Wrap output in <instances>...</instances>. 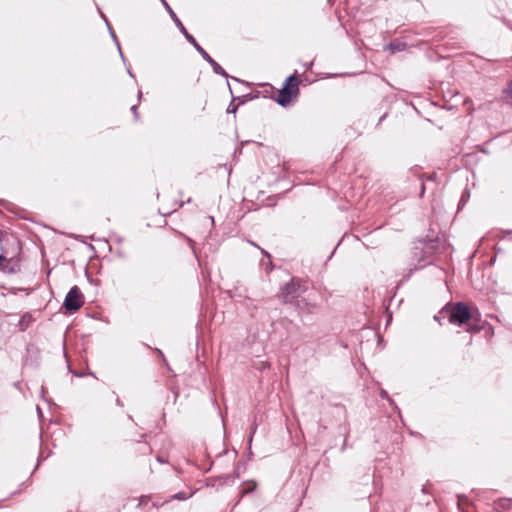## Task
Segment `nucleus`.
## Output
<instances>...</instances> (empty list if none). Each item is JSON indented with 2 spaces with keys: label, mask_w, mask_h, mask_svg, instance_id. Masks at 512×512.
<instances>
[{
  "label": "nucleus",
  "mask_w": 512,
  "mask_h": 512,
  "mask_svg": "<svg viewBox=\"0 0 512 512\" xmlns=\"http://www.w3.org/2000/svg\"><path fill=\"white\" fill-rule=\"evenodd\" d=\"M441 315L447 316L449 322L458 326L467 324V331L478 332L481 326L478 325L480 313L475 308H470L464 302H457L452 305H446L441 311Z\"/></svg>",
  "instance_id": "f257e3e1"
},
{
  "label": "nucleus",
  "mask_w": 512,
  "mask_h": 512,
  "mask_svg": "<svg viewBox=\"0 0 512 512\" xmlns=\"http://www.w3.org/2000/svg\"><path fill=\"white\" fill-rule=\"evenodd\" d=\"M162 4L164 5L165 9L167 10L169 16L175 23V25L178 27L179 31L184 35L186 40L193 45V47L196 49V51L202 56V58L207 61L215 74L221 75L225 78H228L229 75L227 72L199 45V43L196 41V39L187 31L188 26H184L181 20L178 18L176 13L172 10V8L169 6V4L166 2V0H161Z\"/></svg>",
  "instance_id": "f03ea898"
},
{
  "label": "nucleus",
  "mask_w": 512,
  "mask_h": 512,
  "mask_svg": "<svg viewBox=\"0 0 512 512\" xmlns=\"http://www.w3.org/2000/svg\"><path fill=\"white\" fill-rule=\"evenodd\" d=\"M306 289L307 288L301 279L293 277L289 282L281 287L278 297L285 304L292 303L302 293H304Z\"/></svg>",
  "instance_id": "7ed1b4c3"
},
{
  "label": "nucleus",
  "mask_w": 512,
  "mask_h": 512,
  "mask_svg": "<svg viewBox=\"0 0 512 512\" xmlns=\"http://www.w3.org/2000/svg\"><path fill=\"white\" fill-rule=\"evenodd\" d=\"M83 303V294L79 287L75 285L66 294L63 306L68 312L73 313L79 310Z\"/></svg>",
  "instance_id": "20e7f679"
},
{
  "label": "nucleus",
  "mask_w": 512,
  "mask_h": 512,
  "mask_svg": "<svg viewBox=\"0 0 512 512\" xmlns=\"http://www.w3.org/2000/svg\"><path fill=\"white\" fill-rule=\"evenodd\" d=\"M298 84L299 81L295 74H293L286 78L284 87L282 89L288 91L293 97H295L299 94Z\"/></svg>",
  "instance_id": "39448f33"
},
{
  "label": "nucleus",
  "mask_w": 512,
  "mask_h": 512,
  "mask_svg": "<svg viewBox=\"0 0 512 512\" xmlns=\"http://www.w3.org/2000/svg\"><path fill=\"white\" fill-rule=\"evenodd\" d=\"M296 308L300 314H313L316 305L309 303L306 299H300L296 301Z\"/></svg>",
  "instance_id": "423d86ee"
},
{
  "label": "nucleus",
  "mask_w": 512,
  "mask_h": 512,
  "mask_svg": "<svg viewBox=\"0 0 512 512\" xmlns=\"http://www.w3.org/2000/svg\"><path fill=\"white\" fill-rule=\"evenodd\" d=\"M238 477H239V474L237 472L233 475L227 474V475L219 476L216 479L212 480L211 485L216 486V485H224V484L232 483Z\"/></svg>",
  "instance_id": "0eeeda50"
},
{
  "label": "nucleus",
  "mask_w": 512,
  "mask_h": 512,
  "mask_svg": "<svg viewBox=\"0 0 512 512\" xmlns=\"http://www.w3.org/2000/svg\"><path fill=\"white\" fill-rule=\"evenodd\" d=\"M292 97L293 96L288 91L281 89L276 98V102L279 105L285 107L286 105H288L291 102Z\"/></svg>",
  "instance_id": "6e6552de"
},
{
  "label": "nucleus",
  "mask_w": 512,
  "mask_h": 512,
  "mask_svg": "<svg viewBox=\"0 0 512 512\" xmlns=\"http://www.w3.org/2000/svg\"><path fill=\"white\" fill-rule=\"evenodd\" d=\"M32 321H33V318L31 316V314H29V313L24 314L18 322V327H19L20 331H25L30 326Z\"/></svg>",
  "instance_id": "1a4fd4ad"
},
{
  "label": "nucleus",
  "mask_w": 512,
  "mask_h": 512,
  "mask_svg": "<svg viewBox=\"0 0 512 512\" xmlns=\"http://www.w3.org/2000/svg\"><path fill=\"white\" fill-rule=\"evenodd\" d=\"M511 503H512V499H508V498H501L495 502L497 508L503 509V510H509L511 507Z\"/></svg>",
  "instance_id": "9d476101"
},
{
  "label": "nucleus",
  "mask_w": 512,
  "mask_h": 512,
  "mask_svg": "<svg viewBox=\"0 0 512 512\" xmlns=\"http://www.w3.org/2000/svg\"><path fill=\"white\" fill-rule=\"evenodd\" d=\"M389 48L394 51H403L406 48V43L403 42H391Z\"/></svg>",
  "instance_id": "9b49d317"
},
{
  "label": "nucleus",
  "mask_w": 512,
  "mask_h": 512,
  "mask_svg": "<svg viewBox=\"0 0 512 512\" xmlns=\"http://www.w3.org/2000/svg\"><path fill=\"white\" fill-rule=\"evenodd\" d=\"M102 17L105 19L106 24H107V26H108V28H109V30H110L111 36L113 37L114 41H115V42H116V44H117V47H118V50H119V53H120L121 58L123 59V61H125L124 55H123V53H122V51H121V48H120V44H119V42H118V40H117V38H116V36H115L114 32L112 31V29H111V27H110V25H109V23H108L107 19L105 18V16H104V15H102Z\"/></svg>",
  "instance_id": "f8f14e48"
},
{
  "label": "nucleus",
  "mask_w": 512,
  "mask_h": 512,
  "mask_svg": "<svg viewBox=\"0 0 512 512\" xmlns=\"http://www.w3.org/2000/svg\"><path fill=\"white\" fill-rule=\"evenodd\" d=\"M503 94L507 102L512 100V81H510L508 87L504 89Z\"/></svg>",
  "instance_id": "ddd939ff"
},
{
  "label": "nucleus",
  "mask_w": 512,
  "mask_h": 512,
  "mask_svg": "<svg viewBox=\"0 0 512 512\" xmlns=\"http://www.w3.org/2000/svg\"><path fill=\"white\" fill-rule=\"evenodd\" d=\"M192 494H189L187 495L186 493L184 492H179V493H176L173 495V499H177V500H186L188 499Z\"/></svg>",
  "instance_id": "4468645a"
},
{
  "label": "nucleus",
  "mask_w": 512,
  "mask_h": 512,
  "mask_svg": "<svg viewBox=\"0 0 512 512\" xmlns=\"http://www.w3.org/2000/svg\"><path fill=\"white\" fill-rule=\"evenodd\" d=\"M255 488H256V483H255V482L250 483V484L248 485V487H246V488H244V489H243L242 493H243V494L251 493L252 491H254V490H255Z\"/></svg>",
  "instance_id": "2eb2a0df"
},
{
  "label": "nucleus",
  "mask_w": 512,
  "mask_h": 512,
  "mask_svg": "<svg viewBox=\"0 0 512 512\" xmlns=\"http://www.w3.org/2000/svg\"><path fill=\"white\" fill-rule=\"evenodd\" d=\"M238 109L237 105H234L233 102H231L227 108V113H233L235 114Z\"/></svg>",
  "instance_id": "dca6fc26"
},
{
  "label": "nucleus",
  "mask_w": 512,
  "mask_h": 512,
  "mask_svg": "<svg viewBox=\"0 0 512 512\" xmlns=\"http://www.w3.org/2000/svg\"><path fill=\"white\" fill-rule=\"evenodd\" d=\"M256 429H257V424L254 423L253 426H252L251 434H250L249 439H248L249 445H251V442L253 440V436H254V434L256 432Z\"/></svg>",
  "instance_id": "f3484780"
},
{
  "label": "nucleus",
  "mask_w": 512,
  "mask_h": 512,
  "mask_svg": "<svg viewBox=\"0 0 512 512\" xmlns=\"http://www.w3.org/2000/svg\"><path fill=\"white\" fill-rule=\"evenodd\" d=\"M131 112L133 113L135 119L139 120V113H138V106L137 105H133L131 107Z\"/></svg>",
  "instance_id": "a211bd4d"
},
{
  "label": "nucleus",
  "mask_w": 512,
  "mask_h": 512,
  "mask_svg": "<svg viewBox=\"0 0 512 512\" xmlns=\"http://www.w3.org/2000/svg\"><path fill=\"white\" fill-rule=\"evenodd\" d=\"M116 404L119 406V407H123V402L120 400L119 397L116 398Z\"/></svg>",
  "instance_id": "6ab92c4d"
},
{
  "label": "nucleus",
  "mask_w": 512,
  "mask_h": 512,
  "mask_svg": "<svg viewBox=\"0 0 512 512\" xmlns=\"http://www.w3.org/2000/svg\"><path fill=\"white\" fill-rule=\"evenodd\" d=\"M471 103H472V101H471V99H470V98H466V99L464 100V105H468V104H471Z\"/></svg>",
  "instance_id": "aec40b11"
},
{
  "label": "nucleus",
  "mask_w": 512,
  "mask_h": 512,
  "mask_svg": "<svg viewBox=\"0 0 512 512\" xmlns=\"http://www.w3.org/2000/svg\"><path fill=\"white\" fill-rule=\"evenodd\" d=\"M424 191H425V185H424V183L422 182V183H421V196L423 195Z\"/></svg>",
  "instance_id": "412c9836"
},
{
  "label": "nucleus",
  "mask_w": 512,
  "mask_h": 512,
  "mask_svg": "<svg viewBox=\"0 0 512 512\" xmlns=\"http://www.w3.org/2000/svg\"><path fill=\"white\" fill-rule=\"evenodd\" d=\"M5 257L0 255V266L5 262Z\"/></svg>",
  "instance_id": "4be33fe9"
},
{
  "label": "nucleus",
  "mask_w": 512,
  "mask_h": 512,
  "mask_svg": "<svg viewBox=\"0 0 512 512\" xmlns=\"http://www.w3.org/2000/svg\"><path fill=\"white\" fill-rule=\"evenodd\" d=\"M381 397H382V398H384V397H388V396H387L386 391H382V392H381Z\"/></svg>",
  "instance_id": "5701e85b"
},
{
  "label": "nucleus",
  "mask_w": 512,
  "mask_h": 512,
  "mask_svg": "<svg viewBox=\"0 0 512 512\" xmlns=\"http://www.w3.org/2000/svg\"><path fill=\"white\" fill-rule=\"evenodd\" d=\"M137 98H138V100H141V98H142V92L141 91L138 92Z\"/></svg>",
  "instance_id": "b1692460"
},
{
  "label": "nucleus",
  "mask_w": 512,
  "mask_h": 512,
  "mask_svg": "<svg viewBox=\"0 0 512 512\" xmlns=\"http://www.w3.org/2000/svg\"><path fill=\"white\" fill-rule=\"evenodd\" d=\"M227 86H228V88H229L230 93L232 94V89H231V86H230V83H229V82H227Z\"/></svg>",
  "instance_id": "393cba45"
},
{
  "label": "nucleus",
  "mask_w": 512,
  "mask_h": 512,
  "mask_svg": "<svg viewBox=\"0 0 512 512\" xmlns=\"http://www.w3.org/2000/svg\"><path fill=\"white\" fill-rule=\"evenodd\" d=\"M128 74L131 76V77H134L132 71L130 69H128Z\"/></svg>",
  "instance_id": "a878e982"
},
{
  "label": "nucleus",
  "mask_w": 512,
  "mask_h": 512,
  "mask_svg": "<svg viewBox=\"0 0 512 512\" xmlns=\"http://www.w3.org/2000/svg\"><path fill=\"white\" fill-rule=\"evenodd\" d=\"M262 253H263L264 255H266L267 257H270V255L268 254V252H266V251L262 250Z\"/></svg>",
  "instance_id": "bb28decb"
},
{
  "label": "nucleus",
  "mask_w": 512,
  "mask_h": 512,
  "mask_svg": "<svg viewBox=\"0 0 512 512\" xmlns=\"http://www.w3.org/2000/svg\"><path fill=\"white\" fill-rule=\"evenodd\" d=\"M422 492H423V493H427V489H426V487H425V486H423V487H422Z\"/></svg>",
  "instance_id": "cd10ccee"
},
{
  "label": "nucleus",
  "mask_w": 512,
  "mask_h": 512,
  "mask_svg": "<svg viewBox=\"0 0 512 512\" xmlns=\"http://www.w3.org/2000/svg\"><path fill=\"white\" fill-rule=\"evenodd\" d=\"M434 319H435L436 321H440V317H438L437 315H435V316H434Z\"/></svg>",
  "instance_id": "c85d7f7f"
},
{
  "label": "nucleus",
  "mask_w": 512,
  "mask_h": 512,
  "mask_svg": "<svg viewBox=\"0 0 512 512\" xmlns=\"http://www.w3.org/2000/svg\"><path fill=\"white\" fill-rule=\"evenodd\" d=\"M231 78H232V80H234V81H238V82L240 81V80H239L238 78H236V77H231Z\"/></svg>",
  "instance_id": "c756f323"
},
{
  "label": "nucleus",
  "mask_w": 512,
  "mask_h": 512,
  "mask_svg": "<svg viewBox=\"0 0 512 512\" xmlns=\"http://www.w3.org/2000/svg\"><path fill=\"white\" fill-rule=\"evenodd\" d=\"M38 414H41V410L39 407H37Z\"/></svg>",
  "instance_id": "7c9ffc66"
}]
</instances>
